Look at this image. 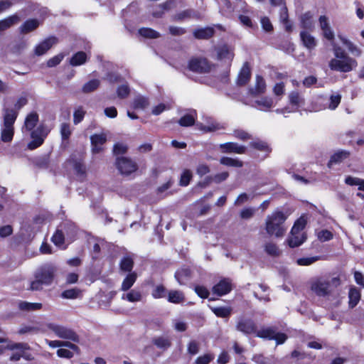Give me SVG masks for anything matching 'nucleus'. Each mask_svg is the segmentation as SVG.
Wrapping results in <instances>:
<instances>
[{"mask_svg": "<svg viewBox=\"0 0 364 364\" xmlns=\"http://www.w3.org/2000/svg\"><path fill=\"white\" fill-rule=\"evenodd\" d=\"M232 134L235 138L242 141H247L252 138V136L249 133L242 129H235Z\"/></svg>", "mask_w": 364, "mask_h": 364, "instance_id": "680f3d73", "label": "nucleus"}, {"mask_svg": "<svg viewBox=\"0 0 364 364\" xmlns=\"http://www.w3.org/2000/svg\"><path fill=\"white\" fill-rule=\"evenodd\" d=\"M38 122V114L33 112L27 115L24 122L23 127L27 131H32Z\"/></svg>", "mask_w": 364, "mask_h": 364, "instance_id": "7c9ffc66", "label": "nucleus"}, {"mask_svg": "<svg viewBox=\"0 0 364 364\" xmlns=\"http://www.w3.org/2000/svg\"><path fill=\"white\" fill-rule=\"evenodd\" d=\"M265 252L270 256L277 257L280 255V251L277 246L272 242H268L264 246Z\"/></svg>", "mask_w": 364, "mask_h": 364, "instance_id": "3c124183", "label": "nucleus"}, {"mask_svg": "<svg viewBox=\"0 0 364 364\" xmlns=\"http://www.w3.org/2000/svg\"><path fill=\"white\" fill-rule=\"evenodd\" d=\"M250 146L260 151L266 153L264 159L267 158L269 153L272 151V148L268 145L266 141L257 139L250 143Z\"/></svg>", "mask_w": 364, "mask_h": 364, "instance_id": "b1692460", "label": "nucleus"}, {"mask_svg": "<svg viewBox=\"0 0 364 364\" xmlns=\"http://www.w3.org/2000/svg\"><path fill=\"white\" fill-rule=\"evenodd\" d=\"M350 156V152L345 150H340L333 154L328 163L330 168L333 164H339Z\"/></svg>", "mask_w": 364, "mask_h": 364, "instance_id": "bb28decb", "label": "nucleus"}, {"mask_svg": "<svg viewBox=\"0 0 364 364\" xmlns=\"http://www.w3.org/2000/svg\"><path fill=\"white\" fill-rule=\"evenodd\" d=\"M20 21V17L17 14L0 20V32L4 31Z\"/></svg>", "mask_w": 364, "mask_h": 364, "instance_id": "5701e85b", "label": "nucleus"}, {"mask_svg": "<svg viewBox=\"0 0 364 364\" xmlns=\"http://www.w3.org/2000/svg\"><path fill=\"white\" fill-rule=\"evenodd\" d=\"M210 309L216 316L224 318H229L232 311L230 306H210Z\"/></svg>", "mask_w": 364, "mask_h": 364, "instance_id": "c756f323", "label": "nucleus"}, {"mask_svg": "<svg viewBox=\"0 0 364 364\" xmlns=\"http://www.w3.org/2000/svg\"><path fill=\"white\" fill-rule=\"evenodd\" d=\"M122 299H126L130 302H136L141 300L142 296L139 291L135 289L131 290L126 294H123Z\"/></svg>", "mask_w": 364, "mask_h": 364, "instance_id": "a18cd8bd", "label": "nucleus"}, {"mask_svg": "<svg viewBox=\"0 0 364 364\" xmlns=\"http://www.w3.org/2000/svg\"><path fill=\"white\" fill-rule=\"evenodd\" d=\"M229 176V173L227 171L221 172L217 174H215L212 176H208L205 178V183L207 184L214 182L216 183H220L224 181H225Z\"/></svg>", "mask_w": 364, "mask_h": 364, "instance_id": "ea45409f", "label": "nucleus"}, {"mask_svg": "<svg viewBox=\"0 0 364 364\" xmlns=\"http://www.w3.org/2000/svg\"><path fill=\"white\" fill-rule=\"evenodd\" d=\"M236 329L245 335L255 334L257 333V326L254 321L249 318H245L243 316L237 318Z\"/></svg>", "mask_w": 364, "mask_h": 364, "instance_id": "9d476101", "label": "nucleus"}, {"mask_svg": "<svg viewBox=\"0 0 364 364\" xmlns=\"http://www.w3.org/2000/svg\"><path fill=\"white\" fill-rule=\"evenodd\" d=\"M287 219V215L281 210H275L272 214L268 215L265 220V230L270 236L282 237L286 232L287 228L284 223Z\"/></svg>", "mask_w": 364, "mask_h": 364, "instance_id": "f257e3e1", "label": "nucleus"}, {"mask_svg": "<svg viewBox=\"0 0 364 364\" xmlns=\"http://www.w3.org/2000/svg\"><path fill=\"white\" fill-rule=\"evenodd\" d=\"M331 46L333 47V54L335 55V58H341L346 57H350L345 50L341 48L340 46L334 43V41L331 42Z\"/></svg>", "mask_w": 364, "mask_h": 364, "instance_id": "4d7b16f0", "label": "nucleus"}, {"mask_svg": "<svg viewBox=\"0 0 364 364\" xmlns=\"http://www.w3.org/2000/svg\"><path fill=\"white\" fill-rule=\"evenodd\" d=\"M197 118V113L196 110H192L189 113L185 114L178 120V124L181 127H191L195 124Z\"/></svg>", "mask_w": 364, "mask_h": 364, "instance_id": "393cba45", "label": "nucleus"}, {"mask_svg": "<svg viewBox=\"0 0 364 364\" xmlns=\"http://www.w3.org/2000/svg\"><path fill=\"white\" fill-rule=\"evenodd\" d=\"M191 178H192L191 171L188 169L184 170L181 176L180 185L182 186H188L190 183Z\"/></svg>", "mask_w": 364, "mask_h": 364, "instance_id": "13d9d810", "label": "nucleus"}, {"mask_svg": "<svg viewBox=\"0 0 364 364\" xmlns=\"http://www.w3.org/2000/svg\"><path fill=\"white\" fill-rule=\"evenodd\" d=\"M251 78V71L248 63H245L242 67L237 76V84L240 86H244L250 81Z\"/></svg>", "mask_w": 364, "mask_h": 364, "instance_id": "6ab92c4d", "label": "nucleus"}, {"mask_svg": "<svg viewBox=\"0 0 364 364\" xmlns=\"http://www.w3.org/2000/svg\"><path fill=\"white\" fill-rule=\"evenodd\" d=\"M18 308L21 311H31L39 310L42 308L41 303H30L27 301H21L18 304Z\"/></svg>", "mask_w": 364, "mask_h": 364, "instance_id": "4c0bfd02", "label": "nucleus"}, {"mask_svg": "<svg viewBox=\"0 0 364 364\" xmlns=\"http://www.w3.org/2000/svg\"><path fill=\"white\" fill-rule=\"evenodd\" d=\"M40 23L38 20L32 18L26 21L20 27L19 30L21 33H28L36 30Z\"/></svg>", "mask_w": 364, "mask_h": 364, "instance_id": "a878e982", "label": "nucleus"}, {"mask_svg": "<svg viewBox=\"0 0 364 364\" xmlns=\"http://www.w3.org/2000/svg\"><path fill=\"white\" fill-rule=\"evenodd\" d=\"M306 224V220L304 217L299 218L294 224L291 233L299 234L304 229Z\"/></svg>", "mask_w": 364, "mask_h": 364, "instance_id": "09e8293b", "label": "nucleus"}, {"mask_svg": "<svg viewBox=\"0 0 364 364\" xmlns=\"http://www.w3.org/2000/svg\"><path fill=\"white\" fill-rule=\"evenodd\" d=\"M341 285L338 277L326 279L320 277L311 283V289L318 296H326L331 294L335 289Z\"/></svg>", "mask_w": 364, "mask_h": 364, "instance_id": "f03ea898", "label": "nucleus"}, {"mask_svg": "<svg viewBox=\"0 0 364 364\" xmlns=\"http://www.w3.org/2000/svg\"><path fill=\"white\" fill-rule=\"evenodd\" d=\"M255 80V87L249 88V93L253 97L262 95L266 91V82L264 79L261 75H257Z\"/></svg>", "mask_w": 364, "mask_h": 364, "instance_id": "2eb2a0df", "label": "nucleus"}, {"mask_svg": "<svg viewBox=\"0 0 364 364\" xmlns=\"http://www.w3.org/2000/svg\"><path fill=\"white\" fill-rule=\"evenodd\" d=\"M198 128L204 132H215L223 128L219 123L210 119L208 121V124L205 125L202 123L197 124Z\"/></svg>", "mask_w": 364, "mask_h": 364, "instance_id": "cd10ccee", "label": "nucleus"}, {"mask_svg": "<svg viewBox=\"0 0 364 364\" xmlns=\"http://www.w3.org/2000/svg\"><path fill=\"white\" fill-rule=\"evenodd\" d=\"M256 336L262 338L275 340L277 345L284 343L287 339V336L284 333L277 332L274 326L262 328L257 330Z\"/></svg>", "mask_w": 364, "mask_h": 364, "instance_id": "423d86ee", "label": "nucleus"}, {"mask_svg": "<svg viewBox=\"0 0 364 364\" xmlns=\"http://www.w3.org/2000/svg\"><path fill=\"white\" fill-rule=\"evenodd\" d=\"M49 130L43 125H40L35 130H32L31 136V138H39L43 137L45 140L46 137L48 134Z\"/></svg>", "mask_w": 364, "mask_h": 364, "instance_id": "de8ad7c7", "label": "nucleus"}, {"mask_svg": "<svg viewBox=\"0 0 364 364\" xmlns=\"http://www.w3.org/2000/svg\"><path fill=\"white\" fill-rule=\"evenodd\" d=\"M18 113L12 109H6L4 115V124L1 129V140L9 143L13 139L14 135V124L17 118Z\"/></svg>", "mask_w": 364, "mask_h": 364, "instance_id": "7ed1b4c3", "label": "nucleus"}, {"mask_svg": "<svg viewBox=\"0 0 364 364\" xmlns=\"http://www.w3.org/2000/svg\"><path fill=\"white\" fill-rule=\"evenodd\" d=\"M168 291L163 284H158L153 289L151 296L154 299L165 298L167 296Z\"/></svg>", "mask_w": 364, "mask_h": 364, "instance_id": "79ce46f5", "label": "nucleus"}, {"mask_svg": "<svg viewBox=\"0 0 364 364\" xmlns=\"http://www.w3.org/2000/svg\"><path fill=\"white\" fill-rule=\"evenodd\" d=\"M301 26L305 29H313L314 23L312 15L310 12H306L301 16Z\"/></svg>", "mask_w": 364, "mask_h": 364, "instance_id": "a19ab883", "label": "nucleus"}, {"mask_svg": "<svg viewBox=\"0 0 364 364\" xmlns=\"http://www.w3.org/2000/svg\"><path fill=\"white\" fill-rule=\"evenodd\" d=\"M218 56L220 60H232L233 58L234 54L227 46H223L218 49Z\"/></svg>", "mask_w": 364, "mask_h": 364, "instance_id": "49530a36", "label": "nucleus"}, {"mask_svg": "<svg viewBox=\"0 0 364 364\" xmlns=\"http://www.w3.org/2000/svg\"><path fill=\"white\" fill-rule=\"evenodd\" d=\"M133 266V259L129 257H123L120 262V269L124 272H131Z\"/></svg>", "mask_w": 364, "mask_h": 364, "instance_id": "8fccbe9b", "label": "nucleus"}, {"mask_svg": "<svg viewBox=\"0 0 364 364\" xmlns=\"http://www.w3.org/2000/svg\"><path fill=\"white\" fill-rule=\"evenodd\" d=\"M152 343L159 348L167 349L171 345L170 340L167 337L159 336L153 338Z\"/></svg>", "mask_w": 364, "mask_h": 364, "instance_id": "58836bf2", "label": "nucleus"}, {"mask_svg": "<svg viewBox=\"0 0 364 364\" xmlns=\"http://www.w3.org/2000/svg\"><path fill=\"white\" fill-rule=\"evenodd\" d=\"M85 114V112L83 110L82 107H79L75 109L73 114V122L75 124H79L82 121Z\"/></svg>", "mask_w": 364, "mask_h": 364, "instance_id": "bf43d9fd", "label": "nucleus"}, {"mask_svg": "<svg viewBox=\"0 0 364 364\" xmlns=\"http://www.w3.org/2000/svg\"><path fill=\"white\" fill-rule=\"evenodd\" d=\"M232 290V285L229 280L222 279L213 287L214 294L223 296L228 294Z\"/></svg>", "mask_w": 364, "mask_h": 364, "instance_id": "a211bd4d", "label": "nucleus"}, {"mask_svg": "<svg viewBox=\"0 0 364 364\" xmlns=\"http://www.w3.org/2000/svg\"><path fill=\"white\" fill-rule=\"evenodd\" d=\"M92 151L93 154H99L103 151V145L107 141L105 134H94L90 137Z\"/></svg>", "mask_w": 364, "mask_h": 364, "instance_id": "4468645a", "label": "nucleus"}, {"mask_svg": "<svg viewBox=\"0 0 364 364\" xmlns=\"http://www.w3.org/2000/svg\"><path fill=\"white\" fill-rule=\"evenodd\" d=\"M338 37L353 55L360 57L362 55V50L350 40L341 35H338Z\"/></svg>", "mask_w": 364, "mask_h": 364, "instance_id": "412c9836", "label": "nucleus"}, {"mask_svg": "<svg viewBox=\"0 0 364 364\" xmlns=\"http://www.w3.org/2000/svg\"><path fill=\"white\" fill-rule=\"evenodd\" d=\"M255 103L261 107L260 109H269L273 105V100L269 97H263L261 100H256Z\"/></svg>", "mask_w": 364, "mask_h": 364, "instance_id": "864d4df0", "label": "nucleus"}, {"mask_svg": "<svg viewBox=\"0 0 364 364\" xmlns=\"http://www.w3.org/2000/svg\"><path fill=\"white\" fill-rule=\"evenodd\" d=\"M64 58V55L63 53H60L50 59H49L47 62V65L49 68L55 67L60 63V62Z\"/></svg>", "mask_w": 364, "mask_h": 364, "instance_id": "338daca9", "label": "nucleus"}, {"mask_svg": "<svg viewBox=\"0 0 364 364\" xmlns=\"http://www.w3.org/2000/svg\"><path fill=\"white\" fill-rule=\"evenodd\" d=\"M215 30L212 27L200 28L194 30L193 36L196 39L208 40L213 36Z\"/></svg>", "mask_w": 364, "mask_h": 364, "instance_id": "aec40b11", "label": "nucleus"}, {"mask_svg": "<svg viewBox=\"0 0 364 364\" xmlns=\"http://www.w3.org/2000/svg\"><path fill=\"white\" fill-rule=\"evenodd\" d=\"M220 163L222 165L230 167L240 168L243 166V162L238 159H233L228 156H223L220 159Z\"/></svg>", "mask_w": 364, "mask_h": 364, "instance_id": "c9c22d12", "label": "nucleus"}, {"mask_svg": "<svg viewBox=\"0 0 364 364\" xmlns=\"http://www.w3.org/2000/svg\"><path fill=\"white\" fill-rule=\"evenodd\" d=\"M192 16L191 10L183 11L173 16V21H182L186 18H191Z\"/></svg>", "mask_w": 364, "mask_h": 364, "instance_id": "e2e57ef3", "label": "nucleus"}, {"mask_svg": "<svg viewBox=\"0 0 364 364\" xmlns=\"http://www.w3.org/2000/svg\"><path fill=\"white\" fill-rule=\"evenodd\" d=\"M341 95H332L330 97V102L328 106L326 105V102L327 101V98L324 96H318L315 100L314 104L313 105V108L315 111H319L321 109H324L326 107L330 109H335L338 105L341 103Z\"/></svg>", "mask_w": 364, "mask_h": 364, "instance_id": "1a4fd4ad", "label": "nucleus"}, {"mask_svg": "<svg viewBox=\"0 0 364 364\" xmlns=\"http://www.w3.org/2000/svg\"><path fill=\"white\" fill-rule=\"evenodd\" d=\"M349 307L354 308L360 299V291L356 287H351L348 293Z\"/></svg>", "mask_w": 364, "mask_h": 364, "instance_id": "473e14b6", "label": "nucleus"}, {"mask_svg": "<svg viewBox=\"0 0 364 364\" xmlns=\"http://www.w3.org/2000/svg\"><path fill=\"white\" fill-rule=\"evenodd\" d=\"M300 38L303 45L309 50L314 49L317 45L316 38L307 31H301Z\"/></svg>", "mask_w": 364, "mask_h": 364, "instance_id": "4be33fe9", "label": "nucleus"}, {"mask_svg": "<svg viewBox=\"0 0 364 364\" xmlns=\"http://www.w3.org/2000/svg\"><path fill=\"white\" fill-rule=\"evenodd\" d=\"M56 268L51 264H46L37 269L35 273V278H39L45 285H50L52 284Z\"/></svg>", "mask_w": 364, "mask_h": 364, "instance_id": "6e6552de", "label": "nucleus"}, {"mask_svg": "<svg viewBox=\"0 0 364 364\" xmlns=\"http://www.w3.org/2000/svg\"><path fill=\"white\" fill-rule=\"evenodd\" d=\"M328 66L332 70L348 73L358 66V62L351 57L333 58L329 61Z\"/></svg>", "mask_w": 364, "mask_h": 364, "instance_id": "20e7f679", "label": "nucleus"}, {"mask_svg": "<svg viewBox=\"0 0 364 364\" xmlns=\"http://www.w3.org/2000/svg\"><path fill=\"white\" fill-rule=\"evenodd\" d=\"M56 43L57 39L55 37L46 38L36 47L35 54L38 56L45 54Z\"/></svg>", "mask_w": 364, "mask_h": 364, "instance_id": "dca6fc26", "label": "nucleus"}, {"mask_svg": "<svg viewBox=\"0 0 364 364\" xmlns=\"http://www.w3.org/2000/svg\"><path fill=\"white\" fill-rule=\"evenodd\" d=\"M136 277L137 276L135 272H131L127 274L122 282L121 290L124 291L129 290L135 283Z\"/></svg>", "mask_w": 364, "mask_h": 364, "instance_id": "f704fd0d", "label": "nucleus"}, {"mask_svg": "<svg viewBox=\"0 0 364 364\" xmlns=\"http://www.w3.org/2000/svg\"><path fill=\"white\" fill-rule=\"evenodd\" d=\"M148 105H149L148 100L141 96L136 97L133 102V107L134 109H144Z\"/></svg>", "mask_w": 364, "mask_h": 364, "instance_id": "603ef678", "label": "nucleus"}, {"mask_svg": "<svg viewBox=\"0 0 364 364\" xmlns=\"http://www.w3.org/2000/svg\"><path fill=\"white\" fill-rule=\"evenodd\" d=\"M116 166L119 173L124 176H129L137 170L136 164L126 157L117 158Z\"/></svg>", "mask_w": 364, "mask_h": 364, "instance_id": "9b49d317", "label": "nucleus"}, {"mask_svg": "<svg viewBox=\"0 0 364 364\" xmlns=\"http://www.w3.org/2000/svg\"><path fill=\"white\" fill-rule=\"evenodd\" d=\"M130 92L129 87L127 85H122L117 87V94L118 97L124 99L128 97Z\"/></svg>", "mask_w": 364, "mask_h": 364, "instance_id": "052dcab7", "label": "nucleus"}, {"mask_svg": "<svg viewBox=\"0 0 364 364\" xmlns=\"http://www.w3.org/2000/svg\"><path fill=\"white\" fill-rule=\"evenodd\" d=\"M167 299L169 302L173 304H180L185 301L183 293L178 290H171L167 293Z\"/></svg>", "mask_w": 364, "mask_h": 364, "instance_id": "c85d7f7f", "label": "nucleus"}, {"mask_svg": "<svg viewBox=\"0 0 364 364\" xmlns=\"http://www.w3.org/2000/svg\"><path fill=\"white\" fill-rule=\"evenodd\" d=\"M319 259V257H303L297 259L296 262L300 266H308Z\"/></svg>", "mask_w": 364, "mask_h": 364, "instance_id": "0e129e2a", "label": "nucleus"}, {"mask_svg": "<svg viewBox=\"0 0 364 364\" xmlns=\"http://www.w3.org/2000/svg\"><path fill=\"white\" fill-rule=\"evenodd\" d=\"M138 32L142 37L149 39H156L161 36L158 31L151 28H141Z\"/></svg>", "mask_w": 364, "mask_h": 364, "instance_id": "e433bc0d", "label": "nucleus"}, {"mask_svg": "<svg viewBox=\"0 0 364 364\" xmlns=\"http://www.w3.org/2000/svg\"><path fill=\"white\" fill-rule=\"evenodd\" d=\"M306 240V237L303 232L299 234L291 233L290 237L288 239V244L291 247H296L301 245Z\"/></svg>", "mask_w": 364, "mask_h": 364, "instance_id": "72a5a7b5", "label": "nucleus"}, {"mask_svg": "<svg viewBox=\"0 0 364 364\" xmlns=\"http://www.w3.org/2000/svg\"><path fill=\"white\" fill-rule=\"evenodd\" d=\"M87 60V54L83 51H79L75 53L70 60V64L72 66H79L85 63Z\"/></svg>", "mask_w": 364, "mask_h": 364, "instance_id": "2f4dec72", "label": "nucleus"}, {"mask_svg": "<svg viewBox=\"0 0 364 364\" xmlns=\"http://www.w3.org/2000/svg\"><path fill=\"white\" fill-rule=\"evenodd\" d=\"M68 162L70 164L80 181H83L86 178V168L81 160H77L74 158L68 159Z\"/></svg>", "mask_w": 364, "mask_h": 364, "instance_id": "f3484780", "label": "nucleus"}, {"mask_svg": "<svg viewBox=\"0 0 364 364\" xmlns=\"http://www.w3.org/2000/svg\"><path fill=\"white\" fill-rule=\"evenodd\" d=\"M214 359V356L211 354H205L199 356L196 360V364H209Z\"/></svg>", "mask_w": 364, "mask_h": 364, "instance_id": "774afa93", "label": "nucleus"}, {"mask_svg": "<svg viewBox=\"0 0 364 364\" xmlns=\"http://www.w3.org/2000/svg\"><path fill=\"white\" fill-rule=\"evenodd\" d=\"M80 291L78 289H70L63 291L61 296L64 299H73L79 296Z\"/></svg>", "mask_w": 364, "mask_h": 364, "instance_id": "5fc2aeb1", "label": "nucleus"}, {"mask_svg": "<svg viewBox=\"0 0 364 364\" xmlns=\"http://www.w3.org/2000/svg\"><path fill=\"white\" fill-rule=\"evenodd\" d=\"M48 327L60 338L70 340L76 343L80 341L78 335L70 328L54 323L48 324Z\"/></svg>", "mask_w": 364, "mask_h": 364, "instance_id": "0eeeda50", "label": "nucleus"}, {"mask_svg": "<svg viewBox=\"0 0 364 364\" xmlns=\"http://www.w3.org/2000/svg\"><path fill=\"white\" fill-rule=\"evenodd\" d=\"M100 85V81L97 79H93L86 82L82 88V91L84 93H90L96 90Z\"/></svg>", "mask_w": 364, "mask_h": 364, "instance_id": "37998d69", "label": "nucleus"}, {"mask_svg": "<svg viewBox=\"0 0 364 364\" xmlns=\"http://www.w3.org/2000/svg\"><path fill=\"white\" fill-rule=\"evenodd\" d=\"M72 128L69 123H62L60 124V133L63 141H68L72 134Z\"/></svg>", "mask_w": 364, "mask_h": 364, "instance_id": "c03bdc74", "label": "nucleus"}, {"mask_svg": "<svg viewBox=\"0 0 364 364\" xmlns=\"http://www.w3.org/2000/svg\"><path fill=\"white\" fill-rule=\"evenodd\" d=\"M52 242L57 246L64 243L65 237L61 230H57L51 238Z\"/></svg>", "mask_w": 364, "mask_h": 364, "instance_id": "6e6d98bb", "label": "nucleus"}, {"mask_svg": "<svg viewBox=\"0 0 364 364\" xmlns=\"http://www.w3.org/2000/svg\"><path fill=\"white\" fill-rule=\"evenodd\" d=\"M213 67V64L204 57H193L188 63V70L198 74L208 73Z\"/></svg>", "mask_w": 364, "mask_h": 364, "instance_id": "39448f33", "label": "nucleus"}, {"mask_svg": "<svg viewBox=\"0 0 364 364\" xmlns=\"http://www.w3.org/2000/svg\"><path fill=\"white\" fill-rule=\"evenodd\" d=\"M220 151L223 154H243L246 153V147L235 142H226L219 145Z\"/></svg>", "mask_w": 364, "mask_h": 364, "instance_id": "f8f14e48", "label": "nucleus"}, {"mask_svg": "<svg viewBox=\"0 0 364 364\" xmlns=\"http://www.w3.org/2000/svg\"><path fill=\"white\" fill-rule=\"evenodd\" d=\"M168 31L173 36H180L186 33V29L182 27L170 26L168 27Z\"/></svg>", "mask_w": 364, "mask_h": 364, "instance_id": "69168bd1", "label": "nucleus"}, {"mask_svg": "<svg viewBox=\"0 0 364 364\" xmlns=\"http://www.w3.org/2000/svg\"><path fill=\"white\" fill-rule=\"evenodd\" d=\"M318 22L323 36L330 42L334 41V32L329 24L328 17L324 15L321 16L318 18Z\"/></svg>", "mask_w": 364, "mask_h": 364, "instance_id": "ddd939ff", "label": "nucleus"}]
</instances>
